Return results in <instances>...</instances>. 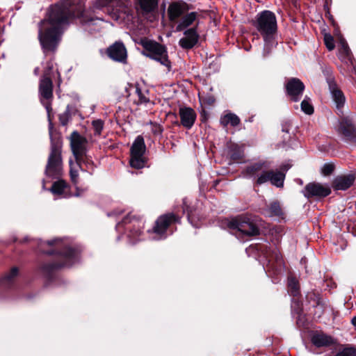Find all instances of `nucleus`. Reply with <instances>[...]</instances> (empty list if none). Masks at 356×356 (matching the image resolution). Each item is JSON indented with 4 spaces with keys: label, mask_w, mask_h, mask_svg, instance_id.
Segmentation results:
<instances>
[{
    "label": "nucleus",
    "mask_w": 356,
    "mask_h": 356,
    "mask_svg": "<svg viewBox=\"0 0 356 356\" xmlns=\"http://www.w3.org/2000/svg\"><path fill=\"white\" fill-rule=\"evenodd\" d=\"M146 146L141 136L136 137L131 147L130 165L136 169L145 167L147 160L145 157Z\"/></svg>",
    "instance_id": "nucleus-7"
},
{
    "label": "nucleus",
    "mask_w": 356,
    "mask_h": 356,
    "mask_svg": "<svg viewBox=\"0 0 356 356\" xmlns=\"http://www.w3.org/2000/svg\"><path fill=\"white\" fill-rule=\"evenodd\" d=\"M63 172L62 145L58 142L52 141L45 174L47 177L58 179L63 175Z\"/></svg>",
    "instance_id": "nucleus-4"
},
{
    "label": "nucleus",
    "mask_w": 356,
    "mask_h": 356,
    "mask_svg": "<svg viewBox=\"0 0 356 356\" xmlns=\"http://www.w3.org/2000/svg\"><path fill=\"white\" fill-rule=\"evenodd\" d=\"M312 343L318 347H327L335 343L332 337L323 332H316L312 337Z\"/></svg>",
    "instance_id": "nucleus-19"
},
{
    "label": "nucleus",
    "mask_w": 356,
    "mask_h": 356,
    "mask_svg": "<svg viewBox=\"0 0 356 356\" xmlns=\"http://www.w3.org/2000/svg\"><path fill=\"white\" fill-rule=\"evenodd\" d=\"M188 10L185 3L175 2L171 3L168 9L169 19L171 22H175L179 17L184 15Z\"/></svg>",
    "instance_id": "nucleus-18"
},
{
    "label": "nucleus",
    "mask_w": 356,
    "mask_h": 356,
    "mask_svg": "<svg viewBox=\"0 0 356 356\" xmlns=\"http://www.w3.org/2000/svg\"><path fill=\"white\" fill-rule=\"evenodd\" d=\"M334 169V165L332 163H325L322 168V173L327 176L332 173Z\"/></svg>",
    "instance_id": "nucleus-40"
},
{
    "label": "nucleus",
    "mask_w": 356,
    "mask_h": 356,
    "mask_svg": "<svg viewBox=\"0 0 356 356\" xmlns=\"http://www.w3.org/2000/svg\"><path fill=\"white\" fill-rule=\"evenodd\" d=\"M351 322L353 324V325L356 326V316L352 318Z\"/></svg>",
    "instance_id": "nucleus-42"
},
{
    "label": "nucleus",
    "mask_w": 356,
    "mask_h": 356,
    "mask_svg": "<svg viewBox=\"0 0 356 356\" xmlns=\"http://www.w3.org/2000/svg\"><path fill=\"white\" fill-rule=\"evenodd\" d=\"M263 38H270L276 35L277 25L275 15L270 10H264L257 15L253 23Z\"/></svg>",
    "instance_id": "nucleus-5"
},
{
    "label": "nucleus",
    "mask_w": 356,
    "mask_h": 356,
    "mask_svg": "<svg viewBox=\"0 0 356 356\" xmlns=\"http://www.w3.org/2000/svg\"><path fill=\"white\" fill-rule=\"evenodd\" d=\"M220 122L223 127H227L229 124L236 127L239 124L240 119L236 115L230 113L222 116Z\"/></svg>",
    "instance_id": "nucleus-23"
},
{
    "label": "nucleus",
    "mask_w": 356,
    "mask_h": 356,
    "mask_svg": "<svg viewBox=\"0 0 356 356\" xmlns=\"http://www.w3.org/2000/svg\"><path fill=\"white\" fill-rule=\"evenodd\" d=\"M70 139L71 149L76 162L84 161L87 153L88 140L76 131L72 133Z\"/></svg>",
    "instance_id": "nucleus-8"
},
{
    "label": "nucleus",
    "mask_w": 356,
    "mask_h": 356,
    "mask_svg": "<svg viewBox=\"0 0 356 356\" xmlns=\"http://www.w3.org/2000/svg\"><path fill=\"white\" fill-rule=\"evenodd\" d=\"M188 218L189 220H191V216L189 215L188 216Z\"/></svg>",
    "instance_id": "nucleus-46"
},
{
    "label": "nucleus",
    "mask_w": 356,
    "mask_h": 356,
    "mask_svg": "<svg viewBox=\"0 0 356 356\" xmlns=\"http://www.w3.org/2000/svg\"><path fill=\"white\" fill-rule=\"evenodd\" d=\"M177 220V216L172 213L161 216L156 221L154 232L159 235L165 234L169 225Z\"/></svg>",
    "instance_id": "nucleus-15"
},
{
    "label": "nucleus",
    "mask_w": 356,
    "mask_h": 356,
    "mask_svg": "<svg viewBox=\"0 0 356 356\" xmlns=\"http://www.w3.org/2000/svg\"><path fill=\"white\" fill-rule=\"evenodd\" d=\"M247 176H253L257 175V184L261 185L268 181L277 187H282L285 174L281 171L268 170L266 163H256L245 169Z\"/></svg>",
    "instance_id": "nucleus-2"
},
{
    "label": "nucleus",
    "mask_w": 356,
    "mask_h": 356,
    "mask_svg": "<svg viewBox=\"0 0 356 356\" xmlns=\"http://www.w3.org/2000/svg\"><path fill=\"white\" fill-rule=\"evenodd\" d=\"M54 70V63L52 60H49L47 63L46 67L44 71V74L42 76L50 77L51 71Z\"/></svg>",
    "instance_id": "nucleus-41"
},
{
    "label": "nucleus",
    "mask_w": 356,
    "mask_h": 356,
    "mask_svg": "<svg viewBox=\"0 0 356 356\" xmlns=\"http://www.w3.org/2000/svg\"><path fill=\"white\" fill-rule=\"evenodd\" d=\"M136 92L138 97V102L140 104H145L149 102V98L147 97L145 92L141 90L138 84H136Z\"/></svg>",
    "instance_id": "nucleus-35"
},
{
    "label": "nucleus",
    "mask_w": 356,
    "mask_h": 356,
    "mask_svg": "<svg viewBox=\"0 0 356 356\" xmlns=\"http://www.w3.org/2000/svg\"><path fill=\"white\" fill-rule=\"evenodd\" d=\"M66 187L67 184L64 180H58L53 184L51 188V191L54 194L61 195L63 193Z\"/></svg>",
    "instance_id": "nucleus-30"
},
{
    "label": "nucleus",
    "mask_w": 356,
    "mask_h": 356,
    "mask_svg": "<svg viewBox=\"0 0 356 356\" xmlns=\"http://www.w3.org/2000/svg\"><path fill=\"white\" fill-rule=\"evenodd\" d=\"M140 8L145 13L154 10L158 5V0H138Z\"/></svg>",
    "instance_id": "nucleus-25"
},
{
    "label": "nucleus",
    "mask_w": 356,
    "mask_h": 356,
    "mask_svg": "<svg viewBox=\"0 0 356 356\" xmlns=\"http://www.w3.org/2000/svg\"><path fill=\"white\" fill-rule=\"evenodd\" d=\"M301 110L307 115H311L314 113V107L310 103L309 98H305L301 102Z\"/></svg>",
    "instance_id": "nucleus-33"
},
{
    "label": "nucleus",
    "mask_w": 356,
    "mask_h": 356,
    "mask_svg": "<svg viewBox=\"0 0 356 356\" xmlns=\"http://www.w3.org/2000/svg\"><path fill=\"white\" fill-rule=\"evenodd\" d=\"M288 288L291 296H296L299 293V284L295 277L288 278Z\"/></svg>",
    "instance_id": "nucleus-29"
},
{
    "label": "nucleus",
    "mask_w": 356,
    "mask_h": 356,
    "mask_svg": "<svg viewBox=\"0 0 356 356\" xmlns=\"http://www.w3.org/2000/svg\"><path fill=\"white\" fill-rule=\"evenodd\" d=\"M228 227L237 237L253 236L259 235V229L257 225L247 217L239 216L228 222Z\"/></svg>",
    "instance_id": "nucleus-6"
},
{
    "label": "nucleus",
    "mask_w": 356,
    "mask_h": 356,
    "mask_svg": "<svg viewBox=\"0 0 356 356\" xmlns=\"http://www.w3.org/2000/svg\"><path fill=\"white\" fill-rule=\"evenodd\" d=\"M330 90L332 94V99L337 105V108L338 109L341 108L343 106L346 101L343 93L334 83H330Z\"/></svg>",
    "instance_id": "nucleus-20"
},
{
    "label": "nucleus",
    "mask_w": 356,
    "mask_h": 356,
    "mask_svg": "<svg viewBox=\"0 0 356 356\" xmlns=\"http://www.w3.org/2000/svg\"><path fill=\"white\" fill-rule=\"evenodd\" d=\"M324 43L329 51L333 50L335 47L334 38L329 33L324 35Z\"/></svg>",
    "instance_id": "nucleus-34"
},
{
    "label": "nucleus",
    "mask_w": 356,
    "mask_h": 356,
    "mask_svg": "<svg viewBox=\"0 0 356 356\" xmlns=\"http://www.w3.org/2000/svg\"><path fill=\"white\" fill-rule=\"evenodd\" d=\"M179 114L181 124L186 129H191L196 119L194 110L189 107H182L179 108Z\"/></svg>",
    "instance_id": "nucleus-16"
},
{
    "label": "nucleus",
    "mask_w": 356,
    "mask_h": 356,
    "mask_svg": "<svg viewBox=\"0 0 356 356\" xmlns=\"http://www.w3.org/2000/svg\"><path fill=\"white\" fill-rule=\"evenodd\" d=\"M268 213L271 216H281L283 214L281 206L277 202H274L269 205Z\"/></svg>",
    "instance_id": "nucleus-31"
},
{
    "label": "nucleus",
    "mask_w": 356,
    "mask_h": 356,
    "mask_svg": "<svg viewBox=\"0 0 356 356\" xmlns=\"http://www.w3.org/2000/svg\"><path fill=\"white\" fill-rule=\"evenodd\" d=\"M123 4V0H95L92 6V11L102 9L106 6L113 8L120 7Z\"/></svg>",
    "instance_id": "nucleus-21"
},
{
    "label": "nucleus",
    "mask_w": 356,
    "mask_h": 356,
    "mask_svg": "<svg viewBox=\"0 0 356 356\" xmlns=\"http://www.w3.org/2000/svg\"><path fill=\"white\" fill-rule=\"evenodd\" d=\"M78 167L80 169H82L83 165H86V168L90 170L92 169L93 168V162L91 161V159L87 156V153L86 154V158L84 159V161L83 162H76Z\"/></svg>",
    "instance_id": "nucleus-37"
},
{
    "label": "nucleus",
    "mask_w": 356,
    "mask_h": 356,
    "mask_svg": "<svg viewBox=\"0 0 356 356\" xmlns=\"http://www.w3.org/2000/svg\"><path fill=\"white\" fill-rule=\"evenodd\" d=\"M39 92L40 101L49 113L51 111V99L53 97V83L50 77H42L39 85Z\"/></svg>",
    "instance_id": "nucleus-9"
},
{
    "label": "nucleus",
    "mask_w": 356,
    "mask_h": 356,
    "mask_svg": "<svg viewBox=\"0 0 356 356\" xmlns=\"http://www.w3.org/2000/svg\"><path fill=\"white\" fill-rule=\"evenodd\" d=\"M330 193L331 190L328 186L315 182L307 184L303 191V194L307 198L325 197L329 195Z\"/></svg>",
    "instance_id": "nucleus-10"
},
{
    "label": "nucleus",
    "mask_w": 356,
    "mask_h": 356,
    "mask_svg": "<svg viewBox=\"0 0 356 356\" xmlns=\"http://www.w3.org/2000/svg\"><path fill=\"white\" fill-rule=\"evenodd\" d=\"M197 13L196 12H191L184 15L180 22L176 27L177 31H181L186 28L191 26L197 19Z\"/></svg>",
    "instance_id": "nucleus-22"
},
{
    "label": "nucleus",
    "mask_w": 356,
    "mask_h": 356,
    "mask_svg": "<svg viewBox=\"0 0 356 356\" xmlns=\"http://www.w3.org/2000/svg\"><path fill=\"white\" fill-rule=\"evenodd\" d=\"M75 252L71 249H68L63 255L65 261L61 264L54 265V268L70 266L75 261Z\"/></svg>",
    "instance_id": "nucleus-24"
},
{
    "label": "nucleus",
    "mask_w": 356,
    "mask_h": 356,
    "mask_svg": "<svg viewBox=\"0 0 356 356\" xmlns=\"http://www.w3.org/2000/svg\"><path fill=\"white\" fill-rule=\"evenodd\" d=\"M56 241H48L47 243L49 245H52Z\"/></svg>",
    "instance_id": "nucleus-43"
},
{
    "label": "nucleus",
    "mask_w": 356,
    "mask_h": 356,
    "mask_svg": "<svg viewBox=\"0 0 356 356\" xmlns=\"http://www.w3.org/2000/svg\"><path fill=\"white\" fill-rule=\"evenodd\" d=\"M355 350L353 348H346L339 351L336 356H355Z\"/></svg>",
    "instance_id": "nucleus-38"
},
{
    "label": "nucleus",
    "mask_w": 356,
    "mask_h": 356,
    "mask_svg": "<svg viewBox=\"0 0 356 356\" xmlns=\"http://www.w3.org/2000/svg\"><path fill=\"white\" fill-rule=\"evenodd\" d=\"M140 44L144 49L143 51L144 56L160 63L168 70L170 69L171 63L168 58L165 46L147 38L142 39Z\"/></svg>",
    "instance_id": "nucleus-3"
},
{
    "label": "nucleus",
    "mask_w": 356,
    "mask_h": 356,
    "mask_svg": "<svg viewBox=\"0 0 356 356\" xmlns=\"http://www.w3.org/2000/svg\"><path fill=\"white\" fill-rule=\"evenodd\" d=\"M184 37L179 41L180 47L185 49H192L198 42L199 35L195 27L191 28L184 32Z\"/></svg>",
    "instance_id": "nucleus-14"
},
{
    "label": "nucleus",
    "mask_w": 356,
    "mask_h": 356,
    "mask_svg": "<svg viewBox=\"0 0 356 356\" xmlns=\"http://www.w3.org/2000/svg\"><path fill=\"white\" fill-rule=\"evenodd\" d=\"M282 131H285V132H288L289 131L288 128L286 127H283Z\"/></svg>",
    "instance_id": "nucleus-44"
},
{
    "label": "nucleus",
    "mask_w": 356,
    "mask_h": 356,
    "mask_svg": "<svg viewBox=\"0 0 356 356\" xmlns=\"http://www.w3.org/2000/svg\"><path fill=\"white\" fill-rule=\"evenodd\" d=\"M230 156L234 161H241L244 157L243 147L238 145H234L231 148Z\"/></svg>",
    "instance_id": "nucleus-27"
},
{
    "label": "nucleus",
    "mask_w": 356,
    "mask_h": 356,
    "mask_svg": "<svg viewBox=\"0 0 356 356\" xmlns=\"http://www.w3.org/2000/svg\"><path fill=\"white\" fill-rule=\"evenodd\" d=\"M18 274V268L13 267L9 273L5 275L1 280V284L5 286H8L15 280Z\"/></svg>",
    "instance_id": "nucleus-28"
},
{
    "label": "nucleus",
    "mask_w": 356,
    "mask_h": 356,
    "mask_svg": "<svg viewBox=\"0 0 356 356\" xmlns=\"http://www.w3.org/2000/svg\"><path fill=\"white\" fill-rule=\"evenodd\" d=\"M264 47L263 51V56L264 57L268 56L272 51L273 49L276 47L277 42L275 40V35H273L270 38H264Z\"/></svg>",
    "instance_id": "nucleus-26"
},
{
    "label": "nucleus",
    "mask_w": 356,
    "mask_h": 356,
    "mask_svg": "<svg viewBox=\"0 0 356 356\" xmlns=\"http://www.w3.org/2000/svg\"><path fill=\"white\" fill-rule=\"evenodd\" d=\"M108 56L118 62L124 63L127 60V49L121 42H115L107 49Z\"/></svg>",
    "instance_id": "nucleus-13"
},
{
    "label": "nucleus",
    "mask_w": 356,
    "mask_h": 356,
    "mask_svg": "<svg viewBox=\"0 0 356 356\" xmlns=\"http://www.w3.org/2000/svg\"><path fill=\"white\" fill-rule=\"evenodd\" d=\"M74 17L81 23L92 22L95 17L90 10H84L81 3L72 0H61L49 9L47 18L40 22L39 38L44 51H54L60 41L63 29Z\"/></svg>",
    "instance_id": "nucleus-1"
},
{
    "label": "nucleus",
    "mask_w": 356,
    "mask_h": 356,
    "mask_svg": "<svg viewBox=\"0 0 356 356\" xmlns=\"http://www.w3.org/2000/svg\"><path fill=\"white\" fill-rule=\"evenodd\" d=\"M355 180V177L353 174L338 176L333 181V188L334 190L345 191L353 184Z\"/></svg>",
    "instance_id": "nucleus-17"
},
{
    "label": "nucleus",
    "mask_w": 356,
    "mask_h": 356,
    "mask_svg": "<svg viewBox=\"0 0 356 356\" xmlns=\"http://www.w3.org/2000/svg\"><path fill=\"white\" fill-rule=\"evenodd\" d=\"M70 175L71 180L74 184H76L78 183V179H79V168L78 167L77 165H76V166H74V164L73 163V162L72 161H70Z\"/></svg>",
    "instance_id": "nucleus-32"
},
{
    "label": "nucleus",
    "mask_w": 356,
    "mask_h": 356,
    "mask_svg": "<svg viewBox=\"0 0 356 356\" xmlns=\"http://www.w3.org/2000/svg\"><path fill=\"white\" fill-rule=\"evenodd\" d=\"M45 253L49 254H53V252H45Z\"/></svg>",
    "instance_id": "nucleus-45"
},
{
    "label": "nucleus",
    "mask_w": 356,
    "mask_h": 356,
    "mask_svg": "<svg viewBox=\"0 0 356 356\" xmlns=\"http://www.w3.org/2000/svg\"><path fill=\"white\" fill-rule=\"evenodd\" d=\"M339 133L343 136L345 141L356 145V128L350 120L344 118L341 120Z\"/></svg>",
    "instance_id": "nucleus-12"
},
{
    "label": "nucleus",
    "mask_w": 356,
    "mask_h": 356,
    "mask_svg": "<svg viewBox=\"0 0 356 356\" xmlns=\"http://www.w3.org/2000/svg\"><path fill=\"white\" fill-rule=\"evenodd\" d=\"M340 55L341 58H348L350 60L351 58V52L350 49L348 47V44L346 43H343L341 44V49H340Z\"/></svg>",
    "instance_id": "nucleus-36"
},
{
    "label": "nucleus",
    "mask_w": 356,
    "mask_h": 356,
    "mask_svg": "<svg viewBox=\"0 0 356 356\" xmlns=\"http://www.w3.org/2000/svg\"><path fill=\"white\" fill-rule=\"evenodd\" d=\"M92 127L94 128L95 134L100 135L103 129L104 123L101 120H94L92 122Z\"/></svg>",
    "instance_id": "nucleus-39"
},
{
    "label": "nucleus",
    "mask_w": 356,
    "mask_h": 356,
    "mask_svg": "<svg viewBox=\"0 0 356 356\" xmlns=\"http://www.w3.org/2000/svg\"><path fill=\"white\" fill-rule=\"evenodd\" d=\"M285 87L287 95L294 102H298L300 99L305 90L304 83L297 78L290 79Z\"/></svg>",
    "instance_id": "nucleus-11"
}]
</instances>
